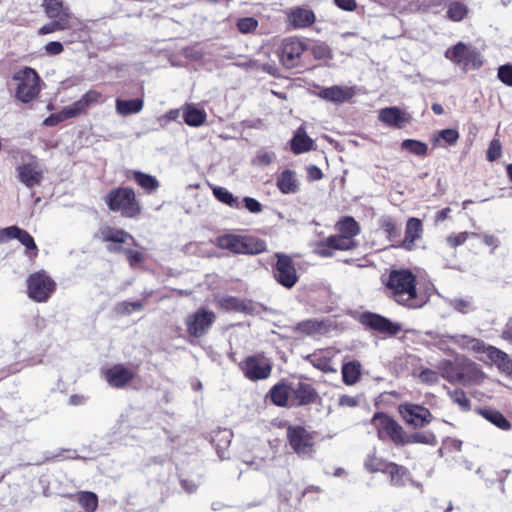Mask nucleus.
<instances>
[{
  "label": "nucleus",
  "instance_id": "1",
  "mask_svg": "<svg viewBox=\"0 0 512 512\" xmlns=\"http://www.w3.org/2000/svg\"><path fill=\"white\" fill-rule=\"evenodd\" d=\"M383 284L387 295L396 303L407 308H419L423 305L417 293V277L409 269H393Z\"/></svg>",
  "mask_w": 512,
  "mask_h": 512
},
{
  "label": "nucleus",
  "instance_id": "2",
  "mask_svg": "<svg viewBox=\"0 0 512 512\" xmlns=\"http://www.w3.org/2000/svg\"><path fill=\"white\" fill-rule=\"evenodd\" d=\"M104 202L109 211L120 213L123 218L136 219L143 212L142 204L130 186L111 188L104 196Z\"/></svg>",
  "mask_w": 512,
  "mask_h": 512
},
{
  "label": "nucleus",
  "instance_id": "3",
  "mask_svg": "<svg viewBox=\"0 0 512 512\" xmlns=\"http://www.w3.org/2000/svg\"><path fill=\"white\" fill-rule=\"evenodd\" d=\"M104 102V96L100 91L89 89L86 91L79 100L73 102L71 105L65 106L60 112L50 114L44 119L43 125L47 127L56 126L59 123L86 115L88 110Z\"/></svg>",
  "mask_w": 512,
  "mask_h": 512
},
{
  "label": "nucleus",
  "instance_id": "4",
  "mask_svg": "<svg viewBox=\"0 0 512 512\" xmlns=\"http://www.w3.org/2000/svg\"><path fill=\"white\" fill-rule=\"evenodd\" d=\"M42 7L45 15L51 19V21L38 30L39 35L69 30L74 26L73 14L69 7L64 5L63 0H43Z\"/></svg>",
  "mask_w": 512,
  "mask_h": 512
},
{
  "label": "nucleus",
  "instance_id": "5",
  "mask_svg": "<svg viewBox=\"0 0 512 512\" xmlns=\"http://www.w3.org/2000/svg\"><path fill=\"white\" fill-rule=\"evenodd\" d=\"M308 49V41L305 38L288 36L277 45L275 54L285 69H294L302 64V56Z\"/></svg>",
  "mask_w": 512,
  "mask_h": 512
},
{
  "label": "nucleus",
  "instance_id": "6",
  "mask_svg": "<svg viewBox=\"0 0 512 512\" xmlns=\"http://www.w3.org/2000/svg\"><path fill=\"white\" fill-rule=\"evenodd\" d=\"M286 441L291 450L300 458L310 459L316 449V433L309 431L303 425L286 426Z\"/></svg>",
  "mask_w": 512,
  "mask_h": 512
},
{
  "label": "nucleus",
  "instance_id": "7",
  "mask_svg": "<svg viewBox=\"0 0 512 512\" xmlns=\"http://www.w3.org/2000/svg\"><path fill=\"white\" fill-rule=\"evenodd\" d=\"M12 79L16 82L15 98L22 103L36 99L41 92V78L31 67H24L14 73Z\"/></svg>",
  "mask_w": 512,
  "mask_h": 512
},
{
  "label": "nucleus",
  "instance_id": "8",
  "mask_svg": "<svg viewBox=\"0 0 512 512\" xmlns=\"http://www.w3.org/2000/svg\"><path fill=\"white\" fill-rule=\"evenodd\" d=\"M371 424L376 429L380 440H389L396 446L406 445V433L403 427L388 414L376 412L371 419Z\"/></svg>",
  "mask_w": 512,
  "mask_h": 512
},
{
  "label": "nucleus",
  "instance_id": "9",
  "mask_svg": "<svg viewBox=\"0 0 512 512\" xmlns=\"http://www.w3.org/2000/svg\"><path fill=\"white\" fill-rule=\"evenodd\" d=\"M275 262L271 265L274 280L286 289L293 288L299 281V274L293 257L283 252H276Z\"/></svg>",
  "mask_w": 512,
  "mask_h": 512
},
{
  "label": "nucleus",
  "instance_id": "10",
  "mask_svg": "<svg viewBox=\"0 0 512 512\" xmlns=\"http://www.w3.org/2000/svg\"><path fill=\"white\" fill-rule=\"evenodd\" d=\"M56 282L45 270H39L27 278L28 297L37 302H47L56 290Z\"/></svg>",
  "mask_w": 512,
  "mask_h": 512
},
{
  "label": "nucleus",
  "instance_id": "11",
  "mask_svg": "<svg viewBox=\"0 0 512 512\" xmlns=\"http://www.w3.org/2000/svg\"><path fill=\"white\" fill-rule=\"evenodd\" d=\"M445 57L464 70H477L482 67L483 60L480 52L463 42L456 43L452 48L445 52Z\"/></svg>",
  "mask_w": 512,
  "mask_h": 512
},
{
  "label": "nucleus",
  "instance_id": "12",
  "mask_svg": "<svg viewBox=\"0 0 512 512\" xmlns=\"http://www.w3.org/2000/svg\"><path fill=\"white\" fill-rule=\"evenodd\" d=\"M95 237L106 243L107 251L112 254H121L124 251L123 245L129 241L135 244V238L132 234L122 228L110 225L101 226Z\"/></svg>",
  "mask_w": 512,
  "mask_h": 512
},
{
  "label": "nucleus",
  "instance_id": "13",
  "mask_svg": "<svg viewBox=\"0 0 512 512\" xmlns=\"http://www.w3.org/2000/svg\"><path fill=\"white\" fill-rule=\"evenodd\" d=\"M239 367L244 376L251 381L267 379L272 372V364L262 353L246 357Z\"/></svg>",
  "mask_w": 512,
  "mask_h": 512
},
{
  "label": "nucleus",
  "instance_id": "14",
  "mask_svg": "<svg viewBox=\"0 0 512 512\" xmlns=\"http://www.w3.org/2000/svg\"><path fill=\"white\" fill-rule=\"evenodd\" d=\"M216 320V314L204 307L198 308L185 320L187 333L195 338L203 337Z\"/></svg>",
  "mask_w": 512,
  "mask_h": 512
},
{
  "label": "nucleus",
  "instance_id": "15",
  "mask_svg": "<svg viewBox=\"0 0 512 512\" xmlns=\"http://www.w3.org/2000/svg\"><path fill=\"white\" fill-rule=\"evenodd\" d=\"M359 322L365 328L386 336H395L402 330L399 323L392 322L380 314L369 311L363 312L359 316Z\"/></svg>",
  "mask_w": 512,
  "mask_h": 512
},
{
  "label": "nucleus",
  "instance_id": "16",
  "mask_svg": "<svg viewBox=\"0 0 512 512\" xmlns=\"http://www.w3.org/2000/svg\"><path fill=\"white\" fill-rule=\"evenodd\" d=\"M356 241L348 240L344 235H330L315 245L314 252L323 258L332 257L335 251H349L357 247Z\"/></svg>",
  "mask_w": 512,
  "mask_h": 512
},
{
  "label": "nucleus",
  "instance_id": "17",
  "mask_svg": "<svg viewBox=\"0 0 512 512\" xmlns=\"http://www.w3.org/2000/svg\"><path fill=\"white\" fill-rule=\"evenodd\" d=\"M399 413L406 424L414 428H421L431 423L433 416L430 410L424 406L405 403L399 406Z\"/></svg>",
  "mask_w": 512,
  "mask_h": 512
},
{
  "label": "nucleus",
  "instance_id": "18",
  "mask_svg": "<svg viewBox=\"0 0 512 512\" xmlns=\"http://www.w3.org/2000/svg\"><path fill=\"white\" fill-rule=\"evenodd\" d=\"M457 383L463 385L480 384L485 378V374L480 366L471 359L460 356Z\"/></svg>",
  "mask_w": 512,
  "mask_h": 512
},
{
  "label": "nucleus",
  "instance_id": "19",
  "mask_svg": "<svg viewBox=\"0 0 512 512\" xmlns=\"http://www.w3.org/2000/svg\"><path fill=\"white\" fill-rule=\"evenodd\" d=\"M103 376L111 387L123 389L135 378L136 373L123 364H114L103 371Z\"/></svg>",
  "mask_w": 512,
  "mask_h": 512
},
{
  "label": "nucleus",
  "instance_id": "20",
  "mask_svg": "<svg viewBox=\"0 0 512 512\" xmlns=\"http://www.w3.org/2000/svg\"><path fill=\"white\" fill-rule=\"evenodd\" d=\"M333 328L329 319H307L298 322L293 327V332L302 336H323L331 332Z\"/></svg>",
  "mask_w": 512,
  "mask_h": 512
},
{
  "label": "nucleus",
  "instance_id": "21",
  "mask_svg": "<svg viewBox=\"0 0 512 512\" xmlns=\"http://www.w3.org/2000/svg\"><path fill=\"white\" fill-rule=\"evenodd\" d=\"M423 233L422 221L419 218L410 217L406 222L404 238L397 247L406 251L415 250L417 247L416 242L422 239Z\"/></svg>",
  "mask_w": 512,
  "mask_h": 512
},
{
  "label": "nucleus",
  "instance_id": "22",
  "mask_svg": "<svg viewBox=\"0 0 512 512\" xmlns=\"http://www.w3.org/2000/svg\"><path fill=\"white\" fill-rule=\"evenodd\" d=\"M319 398L317 390L309 383L299 382L295 387L291 386L290 407H300L313 404Z\"/></svg>",
  "mask_w": 512,
  "mask_h": 512
},
{
  "label": "nucleus",
  "instance_id": "23",
  "mask_svg": "<svg viewBox=\"0 0 512 512\" xmlns=\"http://www.w3.org/2000/svg\"><path fill=\"white\" fill-rule=\"evenodd\" d=\"M335 355L333 348H324L315 350L304 359L322 373H335L336 369L333 366Z\"/></svg>",
  "mask_w": 512,
  "mask_h": 512
},
{
  "label": "nucleus",
  "instance_id": "24",
  "mask_svg": "<svg viewBox=\"0 0 512 512\" xmlns=\"http://www.w3.org/2000/svg\"><path fill=\"white\" fill-rule=\"evenodd\" d=\"M286 21L293 29H303L312 26L316 21V16L313 10L297 6L286 12Z\"/></svg>",
  "mask_w": 512,
  "mask_h": 512
},
{
  "label": "nucleus",
  "instance_id": "25",
  "mask_svg": "<svg viewBox=\"0 0 512 512\" xmlns=\"http://www.w3.org/2000/svg\"><path fill=\"white\" fill-rule=\"evenodd\" d=\"M1 234L8 239H17L29 251L30 258H36L38 255V247L34 238L29 232L19 228L18 226H9L1 230Z\"/></svg>",
  "mask_w": 512,
  "mask_h": 512
},
{
  "label": "nucleus",
  "instance_id": "26",
  "mask_svg": "<svg viewBox=\"0 0 512 512\" xmlns=\"http://www.w3.org/2000/svg\"><path fill=\"white\" fill-rule=\"evenodd\" d=\"M317 96L325 101L340 104L350 101L355 96V91L353 87L334 85L321 89Z\"/></svg>",
  "mask_w": 512,
  "mask_h": 512
},
{
  "label": "nucleus",
  "instance_id": "27",
  "mask_svg": "<svg viewBox=\"0 0 512 512\" xmlns=\"http://www.w3.org/2000/svg\"><path fill=\"white\" fill-rule=\"evenodd\" d=\"M17 174L19 181L28 188L40 185L43 180V171L35 161L17 167Z\"/></svg>",
  "mask_w": 512,
  "mask_h": 512
},
{
  "label": "nucleus",
  "instance_id": "28",
  "mask_svg": "<svg viewBox=\"0 0 512 512\" xmlns=\"http://www.w3.org/2000/svg\"><path fill=\"white\" fill-rule=\"evenodd\" d=\"M271 403L278 407H290L291 385L282 380L272 386L266 396Z\"/></svg>",
  "mask_w": 512,
  "mask_h": 512
},
{
  "label": "nucleus",
  "instance_id": "29",
  "mask_svg": "<svg viewBox=\"0 0 512 512\" xmlns=\"http://www.w3.org/2000/svg\"><path fill=\"white\" fill-rule=\"evenodd\" d=\"M276 187L282 194H296L299 192L297 174L291 169H285L276 177Z\"/></svg>",
  "mask_w": 512,
  "mask_h": 512
},
{
  "label": "nucleus",
  "instance_id": "30",
  "mask_svg": "<svg viewBox=\"0 0 512 512\" xmlns=\"http://www.w3.org/2000/svg\"><path fill=\"white\" fill-rule=\"evenodd\" d=\"M379 120L387 126L401 128L409 118L398 107H386L380 110Z\"/></svg>",
  "mask_w": 512,
  "mask_h": 512
},
{
  "label": "nucleus",
  "instance_id": "31",
  "mask_svg": "<svg viewBox=\"0 0 512 512\" xmlns=\"http://www.w3.org/2000/svg\"><path fill=\"white\" fill-rule=\"evenodd\" d=\"M385 475L389 477L391 485L396 487H404L412 480V476L408 468L394 462H391L390 465H388Z\"/></svg>",
  "mask_w": 512,
  "mask_h": 512
},
{
  "label": "nucleus",
  "instance_id": "32",
  "mask_svg": "<svg viewBox=\"0 0 512 512\" xmlns=\"http://www.w3.org/2000/svg\"><path fill=\"white\" fill-rule=\"evenodd\" d=\"M335 230L351 241H356L355 237L361 232L359 223L352 216L341 217L335 224Z\"/></svg>",
  "mask_w": 512,
  "mask_h": 512
},
{
  "label": "nucleus",
  "instance_id": "33",
  "mask_svg": "<svg viewBox=\"0 0 512 512\" xmlns=\"http://www.w3.org/2000/svg\"><path fill=\"white\" fill-rule=\"evenodd\" d=\"M241 254L258 255L267 251L266 242L253 235H242Z\"/></svg>",
  "mask_w": 512,
  "mask_h": 512
},
{
  "label": "nucleus",
  "instance_id": "34",
  "mask_svg": "<svg viewBox=\"0 0 512 512\" xmlns=\"http://www.w3.org/2000/svg\"><path fill=\"white\" fill-rule=\"evenodd\" d=\"M242 235L226 233L215 239V245L222 250H229L233 254H241Z\"/></svg>",
  "mask_w": 512,
  "mask_h": 512
},
{
  "label": "nucleus",
  "instance_id": "35",
  "mask_svg": "<svg viewBox=\"0 0 512 512\" xmlns=\"http://www.w3.org/2000/svg\"><path fill=\"white\" fill-rule=\"evenodd\" d=\"M460 364V356H456L454 360L443 359L438 365L437 369L440 373V376L447 380L450 383H457L458 379V370Z\"/></svg>",
  "mask_w": 512,
  "mask_h": 512
},
{
  "label": "nucleus",
  "instance_id": "36",
  "mask_svg": "<svg viewBox=\"0 0 512 512\" xmlns=\"http://www.w3.org/2000/svg\"><path fill=\"white\" fill-rule=\"evenodd\" d=\"M131 178L146 194L154 193L160 186L156 177L139 170L131 171Z\"/></svg>",
  "mask_w": 512,
  "mask_h": 512
},
{
  "label": "nucleus",
  "instance_id": "37",
  "mask_svg": "<svg viewBox=\"0 0 512 512\" xmlns=\"http://www.w3.org/2000/svg\"><path fill=\"white\" fill-rule=\"evenodd\" d=\"M215 303L218 309L225 312H245L248 309L247 303L235 296L217 297Z\"/></svg>",
  "mask_w": 512,
  "mask_h": 512
},
{
  "label": "nucleus",
  "instance_id": "38",
  "mask_svg": "<svg viewBox=\"0 0 512 512\" xmlns=\"http://www.w3.org/2000/svg\"><path fill=\"white\" fill-rule=\"evenodd\" d=\"M342 381L348 386L356 384L361 377V364L357 360L349 361L342 365Z\"/></svg>",
  "mask_w": 512,
  "mask_h": 512
},
{
  "label": "nucleus",
  "instance_id": "39",
  "mask_svg": "<svg viewBox=\"0 0 512 512\" xmlns=\"http://www.w3.org/2000/svg\"><path fill=\"white\" fill-rule=\"evenodd\" d=\"M390 461L377 456L376 453L368 454L364 460V468L369 473H378L381 472L385 474L388 469V465H390Z\"/></svg>",
  "mask_w": 512,
  "mask_h": 512
},
{
  "label": "nucleus",
  "instance_id": "40",
  "mask_svg": "<svg viewBox=\"0 0 512 512\" xmlns=\"http://www.w3.org/2000/svg\"><path fill=\"white\" fill-rule=\"evenodd\" d=\"M143 105V100L139 98L130 100L117 99L116 111L118 114L123 116L136 114L142 110Z\"/></svg>",
  "mask_w": 512,
  "mask_h": 512
},
{
  "label": "nucleus",
  "instance_id": "41",
  "mask_svg": "<svg viewBox=\"0 0 512 512\" xmlns=\"http://www.w3.org/2000/svg\"><path fill=\"white\" fill-rule=\"evenodd\" d=\"M481 414L486 420L494 424L499 429L504 431L511 429V423L501 412L495 409H483L481 410Z\"/></svg>",
  "mask_w": 512,
  "mask_h": 512
},
{
  "label": "nucleus",
  "instance_id": "42",
  "mask_svg": "<svg viewBox=\"0 0 512 512\" xmlns=\"http://www.w3.org/2000/svg\"><path fill=\"white\" fill-rule=\"evenodd\" d=\"M313 148V140L306 133H296L291 140V150L294 154L308 152Z\"/></svg>",
  "mask_w": 512,
  "mask_h": 512
},
{
  "label": "nucleus",
  "instance_id": "43",
  "mask_svg": "<svg viewBox=\"0 0 512 512\" xmlns=\"http://www.w3.org/2000/svg\"><path fill=\"white\" fill-rule=\"evenodd\" d=\"M75 497L85 512H96L98 508V496L94 492L79 491Z\"/></svg>",
  "mask_w": 512,
  "mask_h": 512
},
{
  "label": "nucleus",
  "instance_id": "44",
  "mask_svg": "<svg viewBox=\"0 0 512 512\" xmlns=\"http://www.w3.org/2000/svg\"><path fill=\"white\" fill-rule=\"evenodd\" d=\"M214 197L221 203L234 208L240 209L241 203L230 191L224 187L216 186L212 189Z\"/></svg>",
  "mask_w": 512,
  "mask_h": 512
},
{
  "label": "nucleus",
  "instance_id": "45",
  "mask_svg": "<svg viewBox=\"0 0 512 512\" xmlns=\"http://www.w3.org/2000/svg\"><path fill=\"white\" fill-rule=\"evenodd\" d=\"M183 118L187 125L198 127L206 121V113L203 110L188 106L184 110Z\"/></svg>",
  "mask_w": 512,
  "mask_h": 512
},
{
  "label": "nucleus",
  "instance_id": "46",
  "mask_svg": "<svg viewBox=\"0 0 512 512\" xmlns=\"http://www.w3.org/2000/svg\"><path fill=\"white\" fill-rule=\"evenodd\" d=\"M401 148L416 156H426L428 145L422 141L415 139H405L401 143Z\"/></svg>",
  "mask_w": 512,
  "mask_h": 512
},
{
  "label": "nucleus",
  "instance_id": "47",
  "mask_svg": "<svg viewBox=\"0 0 512 512\" xmlns=\"http://www.w3.org/2000/svg\"><path fill=\"white\" fill-rule=\"evenodd\" d=\"M468 13L466 5L461 2H452L447 9V17L454 22L463 20Z\"/></svg>",
  "mask_w": 512,
  "mask_h": 512
},
{
  "label": "nucleus",
  "instance_id": "48",
  "mask_svg": "<svg viewBox=\"0 0 512 512\" xmlns=\"http://www.w3.org/2000/svg\"><path fill=\"white\" fill-rule=\"evenodd\" d=\"M258 27L259 22L254 17H242L239 18L236 22V28L242 34L255 33Z\"/></svg>",
  "mask_w": 512,
  "mask_h": 512
},
{
  "label": "nucleus",
  "instance_id": "49",
  "mask_svg": "<svg viewBox=\"0 0 512 512\" xmlns=\"http://www.w3.org/2000/svg\"><path fill=\"white\" fill-rule=\"evenodd\" d=\"M379 225L389 239H393L400 235L398 226L392 217H382L379 221Z\"/></svg>",
  "mask_w": 512,
  "mask_h": 512
},
{
  "label": "nucleus",
  "instance_id": "50",
  "mask_svg": "<svg viewBox=\"0 0 512 512\" xmlns=\"http://www.w3.org/2000/svg\"><path fill=\"white\" fill-rule=\"evenodd\" d=\"M451 400L457 404L463 411H469L471 409V401L466 396V393L462 389H455L449 392Z\"/></svg>",
  "mask_w": 512,
  "mask_h": 512
},
{
  "label": "nucleus",
  "instance_id": "51",
  "mask_svg": "<svg viewBox=\"0 0 512 512\" xmlns=\"http://www.w3.org/2000/svg\"><path fill=\"white\" fill-rule=\"evenodd\" d=\"M142 308H143L142 301H134V302L122 301L117 305L116 311L118 314H121V315H129L132 312L142 310Z\"/></svg>",
  "mask_w": 512,
  "mask_h": 512
},
{
  "label": "nucleus",
  "instance_id": "52",
  "mask_svg": "<svg viewBox=\"0 0 512 512\" xmlns=\"http://www.w3.org/2000/svg\"><path fill=\"white\" fill-rule=\"evenodd\" d=\"M310 50L313 57L317 60H325L332 57L331 50L325 43H316Z\"/></svg>",
  "mask_w": 512,
  "mask_h": 512
},
{
  "label": "nucleus",
  "instance_id": "53",
  "mask_svg": "<svg viewBox=\"0 0 512 512\" xmlns=\"http://www.w3.org/2000/svg\"><path fill=\"white\" fill-rule=\"evenodd\" d=\"M419 380L427 385H434L439 382L440 373L429 368H423L419 375Z\"/></svg>",
  "mask_w": 512,
  "mask_h": 512
},
{
  "label": "nucleus",
  "instance_id": "54",
  "mask_svg": "<svg viewBox=\"0 0 512 512\" xmlns=\"http://www.w3.org/2000/svg\"><path fill=\"white\" fill-rule=\"evenodd\" d=\"M487 357L496 364H502L507 361L508 354L495 346L488 345L487 351L485 353Z\"/></svg>",
  "mask_w": 512,
  "mask_h": 512
},
{
  "label": "nucleus",
  "instance_id": "55",
  "mask_svg": "<svg viewBox=\"0 0 512 512\" xmlns=\"http://www.w3.org/2000/svg\"><path fill=\"white\" fill-rule=\"evenodd\" d=\"M465 346L475 353H486L488 345L483 340L464 336Z\"/></svg>",
  "mask_w": 512,
  "mask_h": 512
},
{
  "label": "nucleus",
  "instance_id": "56",
  "mask_svg": "<svg viewBox=\"0 0 512 512\" xmlns=\"http://www.w3.org/2000/svg\"><path fill=\"white\" fill-rule=\"evenodd\" d=\"M502 155V145L499 139H493L486 152V157L490 162L498 160Z\"/></svg>",
  "mask_w": 512,
  "mask_h": 512
},
{
  "label": "nucleus",
  "instance_id": "57",
  "mask_svg": "<svg viewBox=\"0 0 512 512\" xmlns=\"http://www.w3.org/2000/svg\"><path fill=\"white\" fill-rule=\"evenodd\" d=\"M497 77L503 84L512 87V64L507 63L499 66Z\"/></svg>",
  "mask_w": 512,
  "mask_h": 512
},
{
  "label": "nucleus",
  "instance_id": "58",
  "mask_svg": "<svg viewBox=\"0 0 512 512\" xmlns=\"http://www.w3.org/2000/svg\"><path fill=\"white\" fill-rule=\"evenodd\" d=\"M442 139L449 145H454L459 139V132L456 129H443L438 132L435 141Z\"/></svg>",
  "mask_w": 512,
  "mask_h": 512
},
{
  "label": "nucleus",
  "instance_id": "59",
  "mask_svg": "<svg viewBox=\"0 0 512 512\" xmlns=\"http://www.w3.org/2000/svg\"><path fill=\"white\" fill-rule=\"evenodd\" d=\"M471 235L475 234L467 231L451 234L446 238V242L451 248H456L464 244Z\"/></svg>",
  "mask_w": 512,
  "mask_h": 512
},
{
  "label": "nucleus",
  "instance_id": "60",
  "mask_svg": "<svg viewBox=\"0 0 512 512\" xmlns=\"http://www.w3.org/2000/svg\"><path fill=\"white\" fill-rule=\"evenodd\" d=\"M126 255L128 263L131 267H135L136 265L142 263L145 259L142 252L133 249H124L122 252Z\"/></svg>",
  "mask_w": 512,
  "mask_h": 512
},
{
  "label": "nucleus",
  "instance_id": "61",
  "mask_svg": "<svg viewBox=\"0 0 512 512\" xmlns=\"http://www.w3.org/2000/svg\"><path fill=\"white\" fill-rule=\"evenodd\" d=\"M244 207L251 213L258 214L262 212L263 205L252 197H244L243 198Z\"/></svg>",
  "mask_w": 512,
  "mask_h": 512
},
{
  "label": "nucleus",
  "instance_id": "62",
  "mask_svg": "<svg viewBox=\"0 0 512 512\" xmlns=\"http://www.w3.org/2000/svg\"><path fill=\"white\" fill-rule=\"evenodd\" d=\"M44 49L47 55L56 56L64 51V46L59 41H51L44 46Z\"/></svg>",
  "mask_w": 512,
  "mask_h": 512
},
{
  "label": "nucleus",
  "instance_id": "63",
  "mask_svg": "<svg viewBox=\"0 0 512 512\" xmlns=\"http://www.w3.org/2000/svg\"><path fill=\"white\" fill-rule=\"evenodd\" d=\"M338 405L341 407L354 408L359 405V400L354 396L342 395L339 397Z\"/></svg>",
  "mask_w": 512,
  "mask_h": 512
},
{
  "label": "nucleus",
  "instance_id": "64",
  "mask_svg": "<svg viewBox=\"0 0 512 512\" xmlns=\"http://www.w3.org/2000/svg\"><path fill=\"white\" fill-rule=\"evenodd\" d=\"M323 173L316 165H310L307 167V178L310 181H317L322 179Z\"/></svg>",
  "mask_w": 512,
  "mask_h": 512
}]
</instances>
